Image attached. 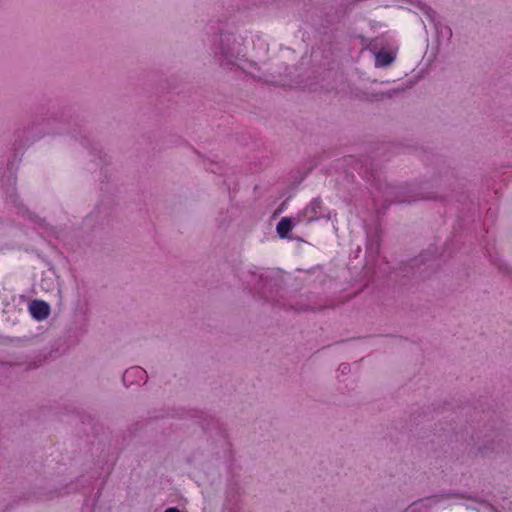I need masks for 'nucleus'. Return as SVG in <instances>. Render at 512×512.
Returning <instances> with one entry per match:
<instances>
[{
  "instance_id": "1",
  "label": "nucleus",
  "mask_w": 512,
  "mask_h": 512,
  "mask_svg": "<svg viewBox=\"0 0 512 512\" xmlns=\"http://www.w3.org/2000/svg\"><path fill=\"white\" fill-rule=\"evenodd\" d=\"M382 47L383 40L379 38L373 39L368 45L369 50L374 54L376 67H386L395 59L391 52L382 51Z\"/></svg>"
},
{
  "instance_id": "2",
  "label": "nucleus",
  "mask_w": 512,
  "mask_h": 512,
  "mask_svg": "<svg viewBox=\"0 0 512 512\" xmlns=\"http://www.w3.org/2000/svg\"><path fill=\"white\" fill-rule=\"evenodd\" d=\"M29 311L36 320H44L50 313V307L44 301L34 300L29 305Z\"/></svg>"
},
{
  "instance_id": "3",
  "label": "nucleus",
  "mask_w": 512,
  "mask_h": 512,
  "mask_svg": "<svg viewBox=\"0 0 512 512\" xmlns=\"http://www.w3.org/2000/svg\"><path fill=\"white\" fill-rule=\"evenodd\" d=\"M146 372L140 367H132L127 369L123 374V382L125 385L132 384L134 381L140 382L144 380Z\"/></svg>"
},
{
  "instance_id": "4",
  "label": "nucleus",
  "mask_w": 512,
  "mask_h": 512,
  "mask_svg": "<svg viewBox=\"0 0 512 512\" xmlns=\"http://www.w3.org/2000/svg\"><path fill=\"white\" fill-rule=\"evenodd\" d=\"M292 228H293L292 220L288 217H285V218H282L278 222L276 230H277V233L280 236V238H286L288 233L292 230Z\"/></svg>"
},
{
  "instance_id": "5",
  "label": "nucleus",
  "mask_w": 512,
  "mask_h": 512,
  "mask_svg": "<svg viewBox=\"0 0 512 512\" xmlns=\"http://www.w3.org/2000/svg\"><path fill=\"white\" fill-rule=\"evenodd\" d=\"M221 54L223 59L221 60V65H234L235 64V54L233 49H224L221 48Z\"/></svg>"
},
{
  "instance_id": "6",
  "label": "nucleus",
  "mask_w": 512,
  "mask_h": 512,
  "mask_svg": "<svg viewBox=\"0 0 512 512\" xmlns=\"http://www.w3.org/2000/svg\"><path fill=\"white\" fill-rule=\"evenodd\" d=\"M320 206H321V202L319 200H313L310 203L309 208L312 209L316 213V209L320 208Z\"/></svg>"
},
{
  "instance_id": "7",
  "label": "nucleus",
  "mask_w": 512,
  "mask_h": 512,
  "mask_svg": "<svg viewBox=\"0 0 512 512\" xmlns=\"http://www.w3.org/2000/svg\"><path fill=\"white\" fill-rule=\"evenodd\" d=\"M424 12L427 14V16L433 20L434 19V11L430 9L429 7L424 8Z\"/></svg>"
},
{
  "instance_id": "8",
  "label": "nucleus",
  "mask_w": 512,
  "mask_h": 512,
  "mask_svg": "<svg viewBox=\"0 0 512 512\" xmlns=\"http://www.w3.org/2000/svg\"><path fill=\"white\" fill-rule=\"evenodd\" d=\"M165 512H180L177 508H168Z\"/></svg>"
}]
</instances>
